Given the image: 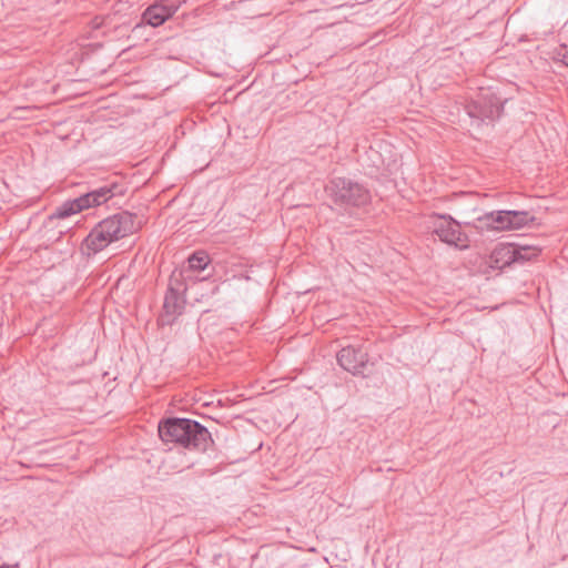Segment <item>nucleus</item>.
Segmentation results:
<instances>
[{
    "label": "nucleus",
    "mask_w": 568,
    "mask_h": 568,
    "mask_svg": "<svg viewBox=\"0 0 568 568\" xmlns=\"http://www.w3.org/2000/svg\"><path fill=\"white\" fill-rule=\"evenodd\" d=\"M136 219V214L122 211L98 222L81 243L82 254L95 255L111 243L136 233L141 229Z\"/></svg>",
    "instance_id": "f257e3e1"
},
{
    "label": "nucleus",
    "mask_w": 568,
    "mask_h": 568,
    "mask_svg": "<svg viewBox=\"0 0 568 568\" xmlns=\"http://www.w3.org/2000/svg\"><path fill=\"white\" fill-rule=\"evenodd\" d=\"M158 433L164 444H175L189 450L206 452L213 445L207 428L190 418L162 419L158 425Z\"/></svg>",
    "instance_id": "f03ea898"
},
{
    "label": "nucleus",
    "mask_w": 568,
    "mask_h": 568,
    "mask_svg": "<svg viewBox=\"0 0 568 568\" xmlns=\"http://www.w3.org/2000/svg\"><path fill=\"white\" fill-rule=\"evenodd\" d=\"M128 191L123 182L116 180L106 181L100 186H94L88 190L84 194L63 202L57 206L53 213L49 216L50 220H62L73 214L80 213L84 210L97 207L108 203L110 200L123 196Z\"/></svg>",
    "instance_id": "7ed1b4c3"
},
{
    "label": "nucleus",
    "mask_w": 568,
    "mask_h": 568,
    "mask_svg": "<svg viewBox=\"0 0 568 568\" xmlns=\"http://www.w3.org/2000/svg\"><path fill=\"white\" fill-rule=\"evenodd\" d=\"M507 99H503L490 88L480 89L465 105L466 113L477 125L493 123L498 120Z\"/></svg>",
    "instance_id": "20e7f679"
},
{
    "label": "nucleus",
    "mask_w": 568,
    "mask_h": 568,
    "mask_svg": "<svg viewBox=\"0 0 568 568\" xmlns=\"http://www.w3.org/2000/svg\"><path fill=\"white\" fill-rule=\"evenodd\" d=\"M187 284L183 282L181 273H171L168 288L164 294L162 311L158 317L160 326H171L184 313L186 305L185 294Z\"/></svg>",
    "instance_id": "39448f33"
},
{
    "label": "nucleus",
    "mask_w": 568,
    "mask_h": 568,
    "mask_svg": "<svg viewBox=\"0 0 568 568\" xmlns=\"http://www.w3.org/2000/svg\"><path fill=\"white\" fill-rule=\"evenodd\" d=\"M325 191L338 206L362 207L371 202L369 191L364 185L347 178H334L326 185Z\"/></svg>",
    "instance_id": "423d86ee"
},
{
    "label": "nucleus",
    "mask_w": 568,
    "mask_h": 568,
    "mask_svg": "<svg viewBox=\"0 0 568 568\" xmlns=\"http://www.w3.org/2000/svg\"><path fill=\"white\" fill-rule=\"evenodd\" d=\"M432 232L438 239L450 246L458 250L469 247V239L462 231L460 224L450 215H435L432 222Z\"/></svg>",
    "instance_id": "0eeeda50"
},
{
    "label": "nucleus",
    "mask_w": 568,
    "mask_h": 568,
    "mask_svg": "<svg viewBox=\"0 0 568 568\" xmlns=\"http://www.w3.org/2000/svg\"><path fill=\"white\" fill-rule=\"evenodd\" d=\"M337 364L353 376L367 377L372 372L368 352L363 346L348 345L336 354Z\"/></svg>",
    "instance_id": "6e6552de"
},
{
    "label": "nucleus",
    "mask_w": 568,
    "mask_h": 568,
    "mask_svg": "<svg viewBox=\"0 0 568 568\" xmlns=\"http://www.w3.org/2000/svg\"><path fill=\"white\" fill-rule=\"evenodd\" d=\"M180 0H156L142 13V20L151 27H160L179 10Z\"/></svg>",
    "instance_id": "1a4fd4ad"
},
{
    "label": "nucleus",
    "mask_w": 568,
    "mask_h": 568,
    "mask_svg": "<svg viewBox=\"0 0 568 568\" xmlns=\"http://www.w3.org/2000/svg\"><path fill=\"white\" fill-rule=\"evenodd\" d=\"M211 264V257L207 252L203 250L195 251L187 258V265L181 268H175L172 273H181L183 276V282L189 284V282H197L206 280L210 274L203 277H197L194 273L203 272Z\"/></svg>",
    "instance_id": "9d476101"
},
{
    "label": "nucleus",
    "mask_w": 568,
    "mask_h": 568,
    "mask_svg": "<svg viewBox=\"0 0 568 568\" xmlns=\"http://www.w3.org/2000/svg\"><path fill=\"white\" fill-rule=\"evenodd\" d=\"M491 266L504 268L516 263L515 244H499L495 247L490 255Z\"/></svg>",
    "instance_id": "9b49d317"
},
{
    "label": "nucleus",
    "mask_w": 568,
    "mask_h": 568,
    "mask_svg": "<svg viewBox=\"0 0 568 568\" xmlns=\"http://www.w3.org/2000/svg\"><path fill=\"white\" fill-rule=\"evenodd\" d=\"M508 231L518 230L536 222L535 215L528 211L508 210L507 215Z\"/></svg>",
    "instance_id": "f8f14e48"
},
{
    "label": "nucleus",
    "mask_w": 568,
    "mask_h": 568,
    "mask_svg": "<svg viewBox=\"0 0 568 568\" xmlns=\"http://www.w3.org/2000/svg\"><path fill=\"white\" fill-rule=\"evenodd\" d=\"M540 253V248L537 246L518 245L515 244L516 263H525L537 257Z\"/></svg>",
    "instance_id": "ddd939ff"
},
{
    "label": "nucleus",
    "mask_w": 568,
    "mask_h": 568,
    "mask_svg": "<svg viewBox=\"0 0 568 568\" xmlns=\"http://www.w3.org/2000/svg\"><path fill=\"white\" fill-rule=\"evenodd\" d=\"M507 215H508V210H499V211L488 212L490 223L494 224V231H497V232L508 231V225L506 222L508 219Z\"/></svg>",
    "instance_id": "4468645a"
},
{
    "label": "nucleus",
    "mask_w": 568,
    "mask_h": 568,
    "mask_svg": "<svg viewBox=\"0 0 568 568\" xmlns=\"http://www.w3.org/2000/svg\"><path fill=\"white\" fill-rule=\"evenodd\" d=\"M473 226L480 233L485 231H494V224L490 223V219L488 216V213H485L481 216H478L474 223Z\"/></svg>",
    "instance_id": "2eb2a0df"
},
{
    "label": "nucleus",
    "mask_w": 568,
    "mask_h": 568,
    "mask_svg": "<svg viewBox=\"0 0 568 568\" xmlns=\"http://www.w3.org/2000/svg\"><path fill=\"white\" fill-rule=\"evenodd\" d=\"M558 54L561 57V61L568 67V47L562 45L561 51Z\"/></svg>",
    "instance_id": "dca6fc26"
},
{
    "label": "nucleus",
    "mask_w": 568,
    "mask_h": 568,
    "mask_svg": "<svg viewBox=\"0 0 568 568\" xmlns=\"http://www.w3.org/2000/svg\"><path fill=\"white\" fill-rule=\"evenodd\" d=\"M0 568H7V567H0Z\"/></svg>",
    "instance_id": "f3484780"
}]
</instances>
